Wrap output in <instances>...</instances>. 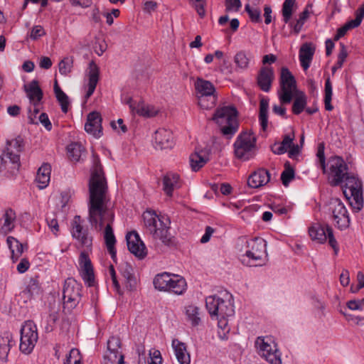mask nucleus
Instances as JSON below:
<instances>
[{"label": "nucleus", "instance_id": "nucleus-1", "mask_svg": "<svg viewBox=\"0 0 364 364\" xmlns=\"http://www.w3.org/2000/svg\"><path fill=\"white\" fill-rule=\"evenodd\" d=\"M107 190L100 159L92 155V168L89 181V221L97 230H101L106 220L104 205Z\"/></svg>", "mask_w": 364, "mask_h": 364}, {"label": "nucleus", "instance_id": "nucleus-2", "mask_svg": "<svg viewBox=\"0 0 364 364\" xmlns=\"http://www.w3.org/2000/svg\"><path fill=\"white\" fill-rule=\"evenodd\" d=\"M146 232L155 240H160L164 245L171 247L175 245L174 237L169 232L170 220L166 215H157L152 210H146L143 214Z\"/></svg>", "mask_w": 364, "mask_h": 364}, {"label": "nucleus", "instance_id": "nucleus-3", "mask_svg": "<svg viewBox=\"0 0 364 364\" xmlns=\"http://www.w3.org/2000/svg\"><path fill=\"white\" fill-rule=\"evenodd\" d=\"M205 306L211 318L233 316L235 314L233 296L226 290L217 295L208 296L205 299Z\"/></svg>", "mask_w": 364, "mask_h": 364}, {"label": "nucleus", "instance_id": "nucleus-4", "mask_svg": "<svg viewBox=\"0 0 364 364\" xmlns=\"http://www.w3.org/2000/svg\"><path fill=\"white\" fill-rule=\"evenodd\" d=\"M225 136H232L238 129L237 111L232 105L218 108L213 117Z\"/></svg>", "mask_w": 364, "mask_h": 364}, {"label": "nucleus", "instance_id": "nucleus-5", "mask_svg": "<svg viewBox=\"0 0 364 364\" xmlns=\"http://www.w3.org/2000/svg\"><path fill=\"white\" fill-rule=\"evenodd\" d=\"M344 182L343 189L344 196L348 199L352 197L354 200V203H351L352 206L357 211L360 210L363 206L362 181L357 175L349 173L344 178Z\"/></svg>", "mask_w": 364, "mask_h": 364}, {"label": "nucleus", "instance_id": "nucleus-6", "mask_svg": "<svg viewBox=\"0 0 364 364\" xmlns=\"http://www.w3.org/2000/svg\"><path fill=\"white\" fill-rule=\"evenodd\" d=\"M82 284L75 279L68 278L63 289V310L70 313L80 303L82 297Z\"/></svg>", "mask_w": 364, "mask_h": 364}, {"label": "nucleus", "instance_id": "nucleus-7", "mask_svg": "<svg viewBox=\"0 0 364 364\" xmlns=\"http://www.w3.org/2000/svg\"><path fill=\"white\" fill-rule=\"evenodd\" d=\"M257 353L271 364H282L281 353L271 337L259 336L255 342Z\"/></svg>", "mask_w": 364, "mask_h": 364}, {"label": "nucleus", "instance_id": "nucleus-8", "mask_svg": "<svg viewBox=\"0 0 364 364\" xmlns=\"http://www.w3.org/2000/svg\"><path fill=\"white\" fill-rule=\"evenodd\" d=\"M280 89L278 96L281 104H289L291 102L294 93L297 92L295 77L286 67H282L279 77Z\"/></svg>", "mask_w": 364, "mask_h": 364}, {"label": "nucleus", "instance_id": "nucleus-9", "mask_svg": "<svg viewBox=\"0 0 364 364\" xmlns=\"http://www.w3.org/2000/svg\"><path fill=\"white\" fill-rule=\"evenodd\" d=\"M195 89L198 95V105L203 109H209L214 106L216 100L215 87L213 84L201 77H198L194 83Z\"/></svg>", "mask_w": 364, "mask_h": 364}, {"label": "nucleus", "instance_id": "nucleus-10", "mask_svg": "<svg viewBox=\"0 0 364 364\" xmlns=\"http://www.w3.org/2000/svg\"><path fill=\"white\" fill-rule=\"evenodd\" d=\"M309 234L312 240L317 241L321 244H323L328 240L329 245L334 251V254L336 255L338 254L339 250L338 242L334 237L333 229L329 225L314 224L309 228Z\"/></svg>", "mask_w": 364, "mask_h": 364}, {"label": "nucleus", "instance_id": "nucleus-11", "mask_svg": "<svg viewBox=\"0 0 364 364\" xmlns=\"http://www.w3.org/2000/svg\"><path fill=\"white\" fill-rule=\"evenodd\" d=\"M328 183L331 186H338L344 182L349 173L348 166L343 159L338 156H332L328 160Z\"/></svg>", "mask_w": 364, "mask_h": 364}, {"label": "nucleus", "instance_id": "nucleus-12", "mask_svg": "<svg viewBox=\"0 0 364 364\" xmlns=\"http://www.w3.org/2000/svg\"><path fill=\"white\" fill-rule=\"evenodd\" d=\"M20 337L19 349L24 354L31 353L38 338L37 327L31 321H26L22 325Z\"/></svg>", "mask_w": 364, "mask_h": 364}, {"label": "nucleus", "instance_id": "nucleus-13", "mask_svg": "<svg viewBox=\"0 0 364 364\" xmlns=\"http://www.w3.org/2000/svg\"><path fill=\"white\" fill-rule=\"evenodd\" d=\"M329 208L332 213V218L335 225L340 230L349 227L350 218L343 203L338 198H332L330 200Z\"/></svg>", "mask_w": 364, "mask_h": 364}, {"label": "nucleus", "instance_id": "nucleus-14", "mask_svg": "<svg viewBox=\"0 0 364 364\" xmlns=\"http://www.w3.org/2000/svg\"><path fill=\"white\" fill-rule=\"evenodd\" d=\"M71 235L81 247L90 248L92 245L93 237L87 228L82 225L81 218L75 215L71 223Z\"/></svg>", "mask_w": 364, "mask_h": 364}, {"label": "nucleus", "instance_id": "nucleus-15", "mask_svg": "<svg viewBox=\"0 0 364 364\" xmlns=\"http://www.w3.org/2000/svg\"><path fill=\"white\" fill-rule=\"evenodd\" d=\"M121 341L112 336L107 341V351L104 356L105 364H124V355L120 350Z\"/></svg>", "mask_w": 364, "mask_h": 364}, {"label": "nucleus", "instance_id": "nucleus-16", "mask_svg": "<svg viewBox=\"0 0 364 364\" xmlns=\"http://www.w3.org/2000/svg\"><path fill=\"white\" fill-rule=\"evenodd\" d=\"M233 146L236 158L242 161L249 160L250 158V132L245 131L240 133Z\"/></svg>", "mask_w": 364, "mask_h": 364}, {"label": "nucleus", "instance_id": "nucleus-17", "mask_svg": "<svg viewBox=\"0 0 364 364\" xmlns=\"http://www.w3.org/2000/svg\"><path fill=\"white\" fill-rule=\"evenodd\" d=\"M79 272L81 277L88 287H93L95 284L93 266L88 254L81 252L79 259Z\"/></svg>", "mask_w": 364, "mask_h": 364}, {"label": "nucleus", "instance_id": "nucleus-18", "mask_svg": "<svg viewBox=\"0 0 364 364\" xmlns=\"http://www.w3.org/2000/svg\"><path fill=\"white\" fill-rule=\"evenodd\" d=\"M252 261L255 262V264H252V267H261L265 265L268 261L267 242L262 237H255L252 240Z\"/></svg>", "mask_w": 364, "mask_h": 364}, {"label": "nucleus", "instance_id": "nucleus-19", "mask_svg": "<svg viewBox=\"0 0 364 364\" xmlns=\"http://www.w3.org/2000/svg\"><path fill=\"white\" fill-rule=\"evenodd\" d=\"M0 172L16 174L20 166V155L11 152H3L0 156Z\"/></svg>", "mask_w": 364, "mask_h": 364}, {"label": "nucleus", "instance_id": "nucleus-20", "mask_svg": "<svg viewBox=\"0 0 364 364\" xmlns=\"http://www.w3.org/2000/svg\"><path fill=\"white\" fill-rule=\"evenodd\" d=\"M128 250L139 259H143L146 255V248L139 235L135 231L126 235Z\"/></svg>", "mask_w": 364, "mask_h": 364}, {"label": "nucleus", "instance_id": "nucleus-21", "mask_svg": "<svg viewBox=\"0 0 364 364\" xmlns=\"http://www.w3.org/2000/svg\"><path fill=\"white\" fill-rule=\"evenodd\" d=\"M274 80V72L270 66H263L260 68L256 78L257 85L265 92L270 91Z\"/></svg>", "mask_w": 364, "mask_h": 364}, {"label": "nucleus", "instance_id": "nucleus-22", "mask_svg": "<svg viewBox=\"0 0 364 364\" xmlns=\"http://www.w3.org/2000/svg\"><path fill=\"white\" fill-rule=\"evenodd\" d=\"M102 118L99 112H90L87 117L85 130L95 138H100L102 134Z\"/></svg>", "mask_w": 364, "mask_h": 364}, {"label": "nucleus", "instance_id": "nucleus-23", "mask_svg": "<svg viewBox=\"0 0 364 364\" xmlns=\"http://www.w3.org/2000/svg\"><path fill=\"white\" fill-rule=\"evenodd\" d=\"M156 146L160 149H171L173 146V137L171 130L161 128L155 132Z\"/></svg>", "mask_w": 364, "mask_h": 364}, {"label": "nucleus", "instance_id": "nucleus-24", "mask_svg": "<svg viewBox=\"0 0 364 364\" xmlns=\"http://www.w3.org/2000/svg\"><path fill=\"white\" fill-rule=\"evenodd\" d=\"M127 103L133 112L144 117H152L157 114L159 110L154 106L146 104L144 101H139L136 105L130 98Z\"/></svg>", "mask_w": 364, "mask_h": 364}, {"label": "nucleus", "instance_id": "nucleus-25", "mask_svg": "<svg viewBox=\"0 0 364 364\" xmlns=\"http://www.w3.org/2000/svg\"><path fill=\"white\" fill-rule=\"evenodd\" d=\"M109 220L107 223L105 231H104V239L105 241V244L107 248L109 253L111 255V257L113 260L116 259V250L114 247L116 243V238L114 235L113 229L112 227V223L114 220V215L112 214L109 215Z\"/></svg>", "mask_w": 364, "mask_h": 364}, {"label": "nucleus", "instance_id": "nucleus-26", "mask_svg": "<svg viewBox=\"0 0 364 364\" xmlns=\"http://www.w3.org/2000/svg\"><path fill=\"white\" fill-rule=\"evenodd\" d=\"M210 150H196L190 156V164L193 171H197L210 160Z\"/></svg>", "mask_w": 364, "mask_h": 364}, {"label": "nucleus", "instance_id": "nucleus-27", "mask_svg": "<svg viewBox=\"0 0 364 364\" xmlns=\"http://www.w3.org/2000/svg\"><path fill=\"white\" fill-rule=\"evenodd\" d=\"M364 17V6L360 7L356 11V16L355 19L346 22L342 27L339 28L337 33L334 37V41H338L341 37L344 36L346 33L353 28L358 27Z\"/></svg>", "mask_w": 364, "mask_h": 364}, {"label": "nucleus", "instance_id": "nucleus-28", "mask_svg": "<svg viewBox=\"0 0 364 364\" xmlns=\"http://www.w3.org/2000/svg\"><path fill=\"white\" fill-rule=\"evenodd\" d=\"M6 243L11 251V258L13 262H16L25 250L28 249L27 243H21L16 238L9 236L6 239Z\"/></svg>", "mask_w": 364, "mask_h": 364}, {"label": "nucleus", "instance_id": "nucleus-29", "mask_svg": "<svg viewBox=\"0 0 364 364\" xmlns=\"http://www.w3.org/2000/svg\"><path fill=\"white\" fill-rule=\"evenodd\" d=\"M180 187L179 176L176 173H167L163 178V191L171 197L175 189Z\"/></svg>", "mask_w": 364, "mask_h": 364}, {"label": "nucleus", "instance_id": "nucleus-30", "mask_svg": "<svg viewBox=\"0 0 364 364\" xmlns=\"http://www.w3.org/2000/svg\"><path fill=\"white\" fill-rule=\"evenodd\" d=\"M16 344L13 335L10 332H4L0 336V359L7 361L8 355L12 346Z\"/></svg>", "mask_w": 364, "mask_h": 364}, {"label": "nucleus", "instance_id": "nucleus-31", "mask_svg": "<svg viewBox=\"0 0 364 364\" xmlns=\"http://www.w3.org/2000/svg\"><path fill=\"white\" fill-rule=\"evenodd\" d=\"M172 347L179 364H190V354L187 351L186 346L184 343L178 339H173L172 341Z\"/></svg>", "mask_w": 364, "mask_h": 364}, {"label": "nucleus", "instance_id": "nucleus-32", "mask_svg": "<svg viewBox=\"0 0 364 364\" xmlns=\"http://www.w3.org/2000/svg\"><path fill=\"white\" fill-rule=\"evenodd\" d=\"M16 213L11 208L6 210L2 218L0 220V232L7 235L11 232L15 227Z\"/></svg>", "mask_w": 364, "mask_h": 364}, {"label": "nucleus", "instance_id": "nucleus-33", "mask_svg": "<svg viewBox=\"0 0 364 364\" xmlns=\"http://www.w3.org/2000/svg\"><path fill=\"white\" fill-rule=\"evenodd\" d=\"M99 68L93 61H91L89 64L88 88L85 96L86 100L90 98L95 91L99 80Z\"/></svg>", "mask_w": 364, "mask_h": 364}, {"label": "nucleus", "instance_id": "nucleus-34", "mask_svg": "<svg viewBox=\"0 0 364 364\" xmlns=\"http://www.w3.org/2000/svg\"><path fill=\"white\" fill-rule=\"evenodd\" d=\"M314 51L315 49L311 46V43H305L301 46L299 50V60L304 70H306L309 68Z\"/></svg>", "mask_w": 364, "mask_h": 364}, {"label": "nucleus", "instance_id": "nucleus-35", "mask_svg": "<svg viewBox=\"0 0 364 364\" xmlns=\"http://www.w3.org/2000/svg\"><path fill=\"white\" fill-rule=\"evenodd\" d=\"M51 166L48 164H43L38 170L36 181L40 189L48 186L50 179Z\"/></svg>", "mask_w": 364, "mask_h": 364}, {"label": "nucleus", "instance_id": "nucleus-36", "mask_svg": "<svg viewBox=\"0 0 364 364\" xmlns=\"http://www.w3.org/2000/svg\"><path fill=\"white\" fill-rule=\"evenodd\" d=\"M269 171L264 168H259L252 173V188L264 186L269 181Z\"/></svg>", "mask_w": 364, "mask_h": 364}, {"label": "nucleus", "instance_id": "nucleus-37", "mask_svg": "<svg viewBox=\"0 0 364 364\" xmlns=\"http://www.w3.org/2000/svg\"><path fill=\"white\" fill-rule=\"evenodd\" d=\"M173 275L167 272L157 274L154 279V287L160 291H168Z\"/></svg>", "mask_w": 364, "mask_h": 364}, {"label": "nucleus", "instance_id": "nucleus-38", "mask_svg": "<svg viewBox=\"0 0 364 364\" xmlns=\"http://www.w3.org/2000/svg\"><path fill=\"white\" fill-rule=\"evenodd\" d=\"M30 100L33 102H40L43 98V92L38 85L37 80L31 81L28 85L24 86Z\"/></svg>", "mask_w": 364, "mask_h": 364}, {"label": "nucleus", "instance_id": "nucleus-39", "mask_svg": "<svg viewBox=\"0 0 364 364\" xmlns=\"http://www.w3.org/2000/svg\"><path fill=\"white\" fill-rule=\"evenodd\" d=\"M122 275L127 281V287L133 290L136 287V279L133 274V268L129 263L122 264L120 267Z\"/></svg>", "mask_w": 364, "mask_h": 364}, {"label": "nucleus", "instance_id": "nucleus-40", "mask_svg": "<svg viewBox=\"0 0 364 364\" xmlns=\"http://www.w3.org/2000/svg\"><path fill=\"white\" fill-rule=\"evenodd\" d=\"M54 92L57 100L59 102L60 105L62 112L64 113H67L68 111V107L70 104L69 99L68 95L59 87L57 80L55 81Z\"/></svg>", "mask_w": 364, "mask_h": 364}, {"label": "nucleus", "instance_id": "nucleus-41", "mask_svg": "<svg viewBox=\"0 0 364 364\" xmlns=\"http://www.w3.org/2000/svg\"><path fill=\"white\" fill-rule=\"evenodd\" d=\"M268 107H269V99L267 97H262L259 103V122L263 130H265L267 127L268 124Z\"/></svg>", "mask_w": 364, "mask_h": 364}, {"label": "nucleus", "instance_id": "nucleus-42", "mask_svg": "<svg viewBox=\"0 0 364 364\" xmlns=\"http://www.w3.org/2000/svg\"><path fill=\"white\" fill-rule=\"evenodd\" d=\"M186 289V282L185 279L179 275L175 274L173 277V282L170 284L169 291L180 295Z\"/></svg>", "mask_w": 364, "mask_h": 364}, {"label": "nucleus", "instance_id": "nucleus-43", "mask_svg": "<svg viewBox=\"0 0 364 364\" xmlns=\"http://www.w3.org/2000/svg\"><path fill=\"white\" fill-rule=\"evenodd\" d=\"M307 104V98L304 92H300L294 99L292 105V112L294 114H301Z\"/></svg>", "mask_w": 364, "mask_h": 364}, {"label": "nucleus", "instance_id": "nucleus-44", "mask_svg": "<svg viewBox=\"0 0 364 364\" xmlns=\"http://www.w3.org/2000/svg\"><path fill=\"white\" fill-rule=\"evenodd\" d=\"M68 157L74 161H78L84 152L83 146L79 143H72L67 147Z\"/></svg>", "mask_w": 364, "mask_h": 364}, {"label": "nucleus", "instance_id": "nucleus-45", "mask_svg": "<svg viewBox=\"0 0 364 364\" xmlns=\"http://www.w3.org/2000/svg\"><path fill=\"white\" fill-rule=\"evenodd\" d=\"M23 147V139L18 136L14 139L8 140L6 141V147L4 151V152H11L20 155Z\"/></svg>", "mask_w": 364, "mask_h": 364}, {"label": "nucleus", "instance_id": "nucleus-46", "mask_svg": "<svg viewBox=\"0 0 364 364\" xmlns=\"http://www.w3.org/2000/svg\"><path fill=\"white\" fill-rule=\"evenodd\" d=\"M218 320V326L220 329L218 331V336L221 340L228 339V333L230 332V327L228 326V318L231 316H215Z\"/></svg>", "mask_w": 364, "mask_h": 364}, {"label": "nucleus", "instance_id": "nucleus-47", "mask_svg": "<svg viewBox=\"0 0 364 364\" xmlns=\"http://www.w3.org/2000/svg\"><path fill=\"white\" fill-rule=\"evenodd\" d=\"M186 313L188 319L191 321L192 326H196L199 324L200 318L199 316L198 307L193 305H190L187 306Z\"/></svg>", "mask_w": 364, "mask_h": 364}, {"label": "nucleus", "instance_id": "nucleus-48", "mask_svg": "<svg viewBox=\"0 0 364 364\" xmlns=\"http://www.w3.org/2000/svg\"><path fill=\"white\" fill-rule=\"evenodd\" d=\"M295 173L289 162L287 161L284 164V170L281 174V180L284 186H287L290 181L294 178Z\"/></svg>", "mask_w": 364, "mask_h": 364}, {"label": "nucleus", "instance_id": "nucleus-49", "mask_svg": "<svg viewBox=\"0 0 364 364\" xmlns=\"http://www.w3.org/2000/svg\"><path fill=\"white\" fill-rule=\"evenodd\" d=\"M296 0H285L282 6V16L285 23H289L292 16L293 6Z\"/></svg>", "mask_w": 364, "mask_h": 364}, {"label": "nucleus", "instance_id": "nucleus-50", "mask_svg": "<svg viewBox=\"0 0 364 364\" xmlns=\"http://www.w3.org/2000/svg\"><path fill=\"white\" fill-rule=\"evenodd\" d=\"M332 85L331 82L330 81V79L328 78L326 80L325 83V97H324V104H325V109L327 111H331L333 109V107L332 106L331 102L332 100Z\"/></svg>", "mask_w": 364, "mask_h": 364}, {"label": "nucleus", "instance_id": "nucleus-51", "mask_svg": "<svg viewBox=\"0 0 364 364\" xmlns=\"http://www.w3.org/2000/svg\"><path fill=\"white\" fill-rule=\"evenodd\" d=\"M23 293L24 294H27V297H32L33 296L38 295L41 293V287L38 282L35 279H31Z\"/></svg>", "mask_w": 364, "mask_h": 364}, {"label": "nucleus", "instance_id": "nucleus-52", "mask_svg": "<svg viewBox=\"0 0 364 364\" xmlns=\"http://www.w3.org/2000/svg\"><path fill=\"white\" fill-rule=\"evenodd\" d=\"M308 16L309 11L307 10H304V11L300 13L299 17L296 20V23L289 22L290 26L293 28V31L296 34H298L301 31Z\"/></svg>", "mask_w": 364, "mask_h": 364}, {"label": "nucleus", "instance_id": "nucleus-53", "mask_svg": "<svg viewBox=\"0 0 364 364\" xmlns=\"http://www.w3.org/2000/svg\"><path fill=\"white\" fill-rule=\"evenodd\" d=\"M235 63L237 67L245 69L248 67L249 58L245 52L240 51L235 56Z\"/></svg>", "mask_w": 364, "mask_h": 364}, {"label": "nucleus", "instance_id": "nucleus-54", "mask_svg": "<svg viewBox=\"0 0 364 364\" xmlns=\"http://www.w3.org/2000/svg\"><path fill=\"white\" fill-rule=\"evenodd\" d=\"M58 66L60 73L66 75L71 71L73 60L69 58H65L59 63Z\"/></svg>", "mask_w": 364, "mask_h": 364}, {"label": "nucleus", "instance_id": "nucleus-55", "mask_svg": "<svg viewBox=\"0 0 364 364\" xmlns=\"http://www.w3.org/2000/svg\"><path fill=\"white\" fill-rule=\"evenodd\" d=\"M39 113V102H33L28 108V119L30 123L38 124L37 114Z\"/></svg>", "mask_w": 364, "mask_h": 364}, {"label": "nucleus", "instance_id": "nucleus-56", "mask_svg": "<svg viewBox=\"0 0 364 364\" xmlns=\"http://www.w3.org/2000/svg\"><path fill=\"white\" fill-rule=\"evenodd\" d=\"M225 11L229 12H237L240 10L242 6L240 0H225Z\"/></svg>", "mask_w": 364, "mask_h": 364}, {"label": "nucleus", "instance_id": "nucleus-57", "mask_svg": "<svg viewBox=\"0 0 364 364\" xmlns=\"http://www.w3.org/2000/svg\"><path fill=\"white\" fill-rule=\"evenodd\" d=\"M46 35V31L43 26L40 25L34 26L30 33L28 34V36L33 41L38 40L40 37Z\"/></svg>", "mask_w": 364, "mask_h": 364}, {"label": "nucleus", "instance_id": "nucleus-58", "mask_svg": "<svg viewBox=\"0 0 364 364\" xmlns=\"http://www.w3.org/2000/svg\"><path fill=\"white\" fill-rule=\"evenodd\" d=\"M317 157L318 158V161L323 173H326V158L324 155V145L323 144H320L318 145Z\"/></svg>", "mask_w": 364, "mask_h": 364}, {"label": "nucleus", "instance_id": "nucleus-59", "mask_svg": "<svg viewBox=\"0 0 364 364\" xmlns=\"http://www.w3.org/2000/svg\"><path fill=\"white\" fill-rule=\"evenodd\" d=\"M70 360L72 364H80V352L75 348H73L69 355L67 356L65 360Z\"/></svg>", "mask_w": 364, "mask_h": 364}, {"label": "nucleus", "instance_id": "nucleus-60", "mask_svg": "<svg viewBox=\"0 0 364 364\" xmlns=\"http://www.w3.org/2000/svg\"><path fill=\"white\" fill-rule=\"evenodd\" d=\"M47 224L51 230V232L57 235L59 232V225L56 218H50L49 217L46 218Z\"/></svg>", "mask_w": 364, "mask_h": 364}, {"label": "nucleus", "instance_id": "nucleus-61", "mask_svg": "<svg viewBox=\"0 0 364 364\" xmlns=\"http://www.w3.org/2000/svg\"><path fill=\"white\" fill-rule=\"evenodd\" d=\"M149 356L151 361L149 363H155V364H161L162 363V357L161 355V352L159 350L154 349L153 350L149 351Z\"/></svg>", "mask_w": 364, "mask_h": 364}, {"label": "nucleus", "instance_id": "nucleus-62", "mask_svg": "<svg viewBox=\"0 0 364 364\" xmlns=\"http://www.w3.org/2000/svg\"><path fill=\"white\" fill-rule=\"evenodd\" d=\"M249 247V239L247 236L240 237L238 238L237 242V249L241 253L245 252L246 246Z\"/></svg>", "mask_w": 364, "mask_h": 364}, {"label": "nucleus", "instance_id": "nucleus-63", "mask_svg": "<svg viewBox=\"0 0 364 364\" xmlns=\"http://www.w3.org/2000/svg\"><path fill=\"white\" fill-rule=\"evenodd\" d=\"M38 119L48 131L51 130L52 124L46 113L43 112L40 114Z\"/></svg>", "mask_w": 364, "mask_h": 364}, {"label": "nucleus", "instance_id": "nucleus-64", "mask_svg": "<svg viewBox=\"0 0 364 364\" xmlns=\"http://www.w3.org/2000/svg\"><path fill=\"white\" fill-rule=\"evenodd\" d=\"M341 50L338 55V66L342 67L343 63L347 58L348 53L344 44L340 43Z\"/></svg>", "mask_w": 364, "mask_h": 364}]
</instances>
